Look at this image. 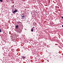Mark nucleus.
Returning <instances> with one entry per match:
<instances>
[{"instance_id":"1","label":"nucleus","mask_w":63,"mask_h":63,"mask_svg":"<svg viewBox=\"0 0 63 63\" xmlns=\"http://www.w3.org/2000/svg\"><path fill=\"white\" fill-rule=\"evenodd\" d=\"M17 12V10H16L15 11L13 12V13L14 14V13H16V12Z\"/></svg>"},{"instance_id":"2","label":"nucleus","mask_w":63,"mask_h":63,"mask_svg":"<svg viewBox=\"0 0 63 63\" xmlns=\"http://www.w3.org/2000/svg\"><path fill=\"white\" fill-rule=\"evenodd\" d=\"M18 28V25H16L15 26V28Z\"/></svg>"},{"instance_id":"3","label":"nucleus","mask_w":63,"mask_h":63,"mask_svg":"<svg viewBox=\"0 0 63 63\" xmlns=\"http://www.w3.org/2000/svg\"><path fill=\"white\" fill-rule=\"evenodd\" d=\"M33 29H33V28H32L31 29V31L32 32H33V31H34Z\"/></svg>"},{"instance_id":"4","label":"nucleus","mask_w":63,"mask_h":63,"mask_svg":"<svg viewBox=\"0 0 63 63\" xmlns=\"http://www.w3.org/2000/svg\"><path fill=\"white\" fill-rule=\"evenodd\" d=\"M21 18L22 19H25V18H24V17H21Z\"/></svg>"},{"instance_id":"5","label":"nucleus","mask_w":63,"mask_h":63,"mask_svg":"<svg viewBox=\"0 0 63 63\" xmlns=\"http://www.w3.org/2000/svg\"><path fill=\"white\" fill-rule=\"evenodd\" d=\"M23 58H26V57H24V56H23Z\"/></svg>"},{"instance_id":"6","label":"nucleus","mask_w":63,"mask_h":63,"mask_svg":"<svg viewBox=\"0 0 63 63\" xmlns=\"http://www.w3.org/2000/svg\"><path fill=\"white\" fill-rule=\"evenodd\" d=\"M21 17H24L25 18V17L24 16V15H23V16H21Z\"/></svg>"},{"instance_id":"7","label":"nucleus","mask_w":63,"mask_h":63,"mask_svg":"<svg viewBox=\"0 0 63 63\" xmlns=\"http://www.w3.org/2000/svg\"><path fill=\"white\" fill-rule=\"evenodd\" d=\"M0 1L1 2H3V0H0Z\"/></svg>"},{"instance_id":"8","label":"nucleus","mask_w":63,"mask_h":63,"mask_svg":"<svg viewBox=\"0 0 63 63\" xmlns=\"http://www.w3.org/2000/svg\"><path fill=\"white\" fill-rule=\"evenodd\" d=\"M2 32V31L1 30V29H0V32Z\"/></svg>"},{"instance_id":"9","label":"nucleus","mask_w":63,"mask_h":63,"mask_svg":"<svg viewBox=\"0 0 63 63\" xmlns=\"http://www.w3.org/2000/svg\"><path fill=\"white\" fill-rule=\"evenodd\" d=\"M14 7V5H13V6H12V7Z\"/></svg>"},{"instance_id":"10","label":"nucleus","mask_w":63,"mask_h":63,"mask_svg":"<svg viewBox=\"0 0 63 63\" xmlns=\"http://www.w3.org/2000/svg\"><path fill=\"white\" fill-rule=\"evenodd\" d=\"M62 19H63V16H62Z\"/></svg>"},{"instance_id":"11","label":"nucleus","mask_w":63,"mask_h":63,"mask_svg":"<svg viewBox=\"0 0 63 63\" xmlns=\"http://www.w3.org/2000/svg\"><path fill=\"white\" fill-rule=\"evenodd\" d=\"M62 27H63V25L62 26Z\"/></svg>"},{"instance_id":"12","label":"nucleus","mask_w":63,"mask_h":63,"mask_svg":"<svg viewBox=\"0 0 63 63\" xmlns=\"http://www.w3.org/2000/svg\"><path fill=\"white\" fill-rule=\"evenodd\" d=\"M18 31V30H17V31Z\"/></svg>"},{"instance_id":"13","label":"nucleus","mask_w":63,"mask_h":63,"mask_svg":"<svg viewBox=\"0 0 63 63\" xmlns=\"http://www.w3.org/2000/svg\"><path fill=\"white\" fill-rule=\"evenodd\" d=\"M12 12H13V10H12Z\"/></svg>"}]
</instances>
